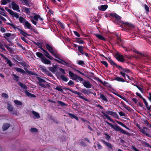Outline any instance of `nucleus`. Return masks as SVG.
Returning <instances> with one entry per match:
<instances>
[{
    "instance_id": "obj_1",
    "label": "nucleus",
    "mask_w": 151,
    "mask_h": 151,
    "mask_svg": "<svg viewBox=\"0 0 151 151\" xmlns=\"http://www.w3.org/2000/svg\"><path fill=\"white\" fill-rule=\"evenodd\" d=\"M69 74L70 76L71 77L73 80L76 81L77 82H78L79 81H82L83 80L82 78L73 73L72 71H70L69 72Z\"/></svg>"
},
{
    "instance_id": "obj_2",
    "label": "nucleus",
    "mask_w": 151,
    "mask_h": 151,
    "mask_svg": "<svg viewBox=\"0 0 151 151\" xmlns=\"http://www.w3.org/2000/svg\"><path fill=\"white\" fill-rule=\"evenodd\" d=\"M4 37L9 42H10V38L11 39H14L15 37L14 34H12L10 33H7L3 34Z\"/></svg>"
},
{
    "instance_id": "obj_3",
    "label": "nucleus",
    "mask_w": 151,
    "mask_h": 151,
    "mask_svg": "<svg viewBox=\"0 0 151 151\" xmlns=\"http://www.w3.org/2000/svg\"><path fill=\"white\" fill-rule=\"evenodd\" d=\"M64 89H67V90H69L70 91H71V92H72V93H73L76 94H77V95H78V97L79 98H80L82 99H83L87 101H89V100H88V99H86V98H84L82 96L83 94H82L81 93H80L79 92L77 91H73L72 90H70V89L67 88H65Z\"/></svg>"
},
{
    "instance_id": "obj_4",
    "label": "nucleus",
    "mask_w": 151,
    "mask_h": 151,
    "mask_svg": "<svg viewBox=\"0 0 151 151\" xmlns=\"http://www.w3.org/2000/svg\"><path fill=\"white\" fill-rule=\"evenodd\" d=\"M5 9L13 17H15L16 18H18L19 17V15L17 13L13 11L8 7H5Z\"/></svg>"
},
{
    "instance_id": "obj_5",
    "label": "nucleus",
    "mask_w": 151,
    "mask_h": 151,
    "mask_svg": "<svg viewBox=\"0 0 151 151\" xmlns=\"http://www.w3.org/2000/svg\"><path fill=\"white\" fill-rule=\"evenodd\" d=\"M112 128L114 129L116 131H120L121 133H122L124 134H125L126 133V132L125 131L122 129L120 127H119L118 125H113L112 127Z\"/></svg>"
},
{
    "instance_id": "obj_6",
    "label": "nucleus",
    "mask_w": 151,
    "mask_h": 151,
    "mask_svg": "<svg viewBox=\"0 0 151 151\" xmlns=\"http://www.w3.org/2000/svg\"><path fill=\"white\" fill-rule=\"evenodd\" d=\"M11 4L12 8L13 10L19 12H20L19 6L15 2L12 1V2Z\"/></svg>"
},
{
    "instance_id": "obj_7",
    "label": "nucleus",
    "mask_w": 151,
    "mask_h": 151,
    "mask_svg": "<svg viewBox=\"0 0 151 151\" xmlns=\"http://www.w3.org/2000/svg\"><path fill=\"white\" fill-rule=\"evenodd\" d=\"M7 109H8L10 111L12 112V114H15L16 115H17L18 113L17 111H13V108L12 106V105L10 104H7Z\"/></svg>"
},
{
    "instance_id": "obj_8",
    "label": "nucleus",
    "mask_w": 151,
    "mask_h": 151,
    "mask_svg": "<svg viewBox=\"0 0 151 151\" xmlns=\"http://www.w3.org/2000/svg\"><path fill=\"white\" fill-rule=\"evenodd\" d=\"M102 142L109 148V151H112L113 150V145L110 143L106 142L104 140H101Z\"/></svg>"
},
{
    "instance_id": "obj_9",
    "label": "nucleus",
    "mask_w": 151,
    "mask_h": 151,
    "mask_svg": "<svg viewBox=\"0 0 151 151\" xmlns=\"http://www.w3.org/2000/svg\"><path fill=\"white\" fill-rule=\"evenodd\" d=\"M102 142L109 148V151H112L113 150V145L110 143L106 142L104 140H101Z\"/></svg>"
},
{
    "instance_id": "obj_10",
    "label": "nucleus",
    "mask_w": 151,
    "mask_h": 151,
    "mask_svg": "<svg viewBox=\"0 0 151 151\" xmlns=\"http://www.w3.org/2000/svg\"><path fill=\"white\" fill-rule=\"evenodd\" d=\"M39 17L40 16L39 15L37 14L35 15L33 17V19L34 20L32 19L31 21L33 24L35 25H36L37 24V22H38V19Z\"/></svg>"
},
{
    "instance_id": "obj_11",
    "label": "nucleus",
    "mask_w": 151,
    "mask_h": 151,
    "mask_svg": "<svg viewBox=\"0 0 151 151\" xmlns=\"http://www.w3.org/2000/svg\"><path fill=\"white\" fill-rule=\"evenodd\" d=\"M84 86L87 88H91L92 85L90 82L87 81H84L82 83Z\"/></svg>"
},
{
    "instance_id": "obj_12",
    "label": "nucleus",
    "mask_w": 151,
    "mask_h": 151,
    "mask_svg": "<svg viewBox=\"0 0 151 151\" xmlns=\"http://www.w3.org/2000/svg\"><path fill=\"white\" fill-rule=\"evenodd\" d=\"M7 24L11 26L14 29L15 31H18L19 32L20 30L21 29L19 28V26H16L13 24L10 23H7Z\"/></svg>"
},
{
    "instance_id": "obj_13",
    "label": "nucleus",
    "mask_w": 151,
    "mask_h": 151,
    "mask_svg": "<svg viewBox=\"0 0 151 151\" xmlns=\"http://www.w3.org/2000/svg\"><path fill=\"white\" fill-rule=\"evenodd\" d=\"M108 7V6L107 5H104L99 6L98 8V9L100 11H105Z\"/></svg>"
},
{
    "instance_id": "obj_14",
    "label": "nucleus",
    "mask_w": 151,
    "mask_h": 151,
    "mask_svg": "<svg viewBox=\"0 0 151 151\" xmlns=\"http://www.w3.org/2000/svg\"><path fill=\"white\" fill-rule=\"evenodd\" d=\"M116 58L119 61L121 62H124L125 61L123 56L119 54L116 55Z\"/></svg>"
},
{
    "instance_id": "obj_15",
    "label": "nucleus",
    "mask_w": 151,
    "mask_h": 151,
    "mask_svg": "<svg viewBox=\"0 0 151 151\" xmlns=\"http://www.w3.org/2000/svg\"><path fill=\"white\" fill-rule=\"evenodd\" d=\"M41 60L43 63L45 64H49L50 65L51 64L50 61L47 59L45 58V57L42 58Z\"/></svg>"
},
{
    "instance_id": "obj_16",
    "label": "nucleus",
    "mask_w": 151,
    "mask_h": 151,
    "mask_svg": "<svg viewBox=\"0 0 151 151\" xmlns=\"http://www.w3.org/2000/svg\"><path fill=\"white\" fill-rule=\"evenodd\" d=\"M46 47L51 54H52L55 51L53 47L49 44H46Z\"/></svg>"
},
{
    "instance_id": "obj_17",
    "label": "nucleus",
    "mask_w": 151,
    "mask_h": 151,
    "mask_svg": "<svg viewBox=\"0 0 151 151\" xmlns=\"http://www.w3.org/2000/svg\"><path fill=\"white\" fill-rule=\"evenodd\" d=\"M48 69L50 70L55 73L57 71V67L56 66H53L52 67H49Z\"/></svg>"
},
{
    "instance_id": "obj_18",
    "label": "nucleus",
    "mask_w": 151,
    "mask_h": 151,
    "mask_svg": "<svg viewBox=\"0 0 151 151\" xmlns=\"http://www.w3.org/2000/svg\"><path fill=\"white\" fill-rule=\"evenodd\" d=\"M24 27H26L28 29H32V27L28 21H27L25 22V23L23 24Z\"/></svg>"
},
{
    "instance_id": "obj_19",
    "label": "nucleus",
    "mask_w": 151,
    "mask_h": 151,
    "mask_svg": "<svg viewBox=\"0 0 151 151\" xmlns=\"http://www.w3.org/2000/svg\"><path fill=\"white\" fill-rule=\"evenodd\" d=\"M54 60L57 62L60 63H61V64L63 65H68V64L67 63L65 62V61L63 60L62 59H59L58 60L55 59H54Z\"/></svg>"
},
{
    "instance_id": "obj_20",
    "label": "nucleus",
    "mask_w": 151,
    "mask_h": 151,
    "mask_svg": "<svg viewBox=\"0 0 151 151\" xmlns=\"http://www.w3.org/2000/svg\"><path fill=\"white\" fill-rule=\"evenodd\" d=\"M110 15L111 16L115 17L118 20H120L121 19V17L115 13H111L110 14Z\"/></svg>"
},
{
    "instance_id": "obj_21",
    "label": "nucleus",
    "mask_w": 151,
    "mask_h": 151,
    "mask_svg": "<svg viewBox=\"0 0 151 151\" xmlns=\"http://www.w3.org/2000/svg\"><path fill=\"white\" fill-rule=\"evenodd\" d=\"M94 35L99 39L105 41L106 39L102 35L99 34H95Z\"/></svg>"
},
{
    "instance_id": "obj_22",
    "label": "nucleus",
    "mask_w": 151,
    "mask_h": 151,
    "mask_svg": "<svg viewBox=\"0 0 151 151\" xmlns=\"http://www.w3.org/2000/svg\"><path fill=\"white\" fill-rule=\"evenodd\" d=\"M40 67L42 72H45L48 75H49V72L46 69L45 67L42 66H40Z\"/></svg>"
},
{
    "instance_id": "obj_23",
    "label": "nucleus",
    "mask_w": 151,
    "mask_h": 151,
    "mask_svg": "<svg viewBox=\"0 0 151 151\" xmlns=\"http://www.w3.org/2000/svg\"><path fill=\"white\" fill-rule=\"evenodd\" d=\"M100 98L102 100L105 102H107L108 101V100L106 96L104 95V94H100Z\"/></svg>"
},
{
    "instance_id": "obj_24",
    "label": "nucleus",
    "mask_w": 151,
    "mask_h": 151,
    "mask_svg": "<svg viewBox=\"0 0 151 151\" xmlns=\"http://www.w3.org/2000/svg\"><path fill=\"white\" fill-rule=\"evenodd\" d=\"M114 80L119 82H124L125 81L124 79L118 76L115 77L114 79Z\"/></svg>"
},
{
    "instance_id": "obj_25",
    "label": "nucleus",
    "mask_w": 151,
    "mask_h": 151,
    "mask_svg": "<svg viewBox=\"0 0 151 151\" xmlns=\"http://www.w3.org/2000/svg\"><path fill=\"white\" fill-rule=\"evenodd\" d=\"M38 84L40 86H41L44 88H49L50 86L48 83L43 84L41 83H38Z\"/></svg>"
},
{
    "instance_id": "obj_26",
    "label": "nucleus",
    "mask_w": 151,
    "mask_h": 151,
    "mask_svg": "<svg viewBox=\"0 0 151 151\" xmlns=\"http://www.w3.org/2000/svg\"><path fill=\"white\" fill-rule=\"evenodd\" d=\"M142 99L145 105V106L146 107L147 110H148L150 111V106H149L148 103H147V102L146 101V100L145 99V98H142Z\"/></svg>"
},
{
    "instance_id": "obj_27",
    "label": "nucleus",
    "mask_w": 151,
    "mask_h": 151,
    "mask_svg": "<svg viewBox=\"0 0 151 151\" xmlns=\"http://www.w3.org/2000/svg\"><path fill=\"white\" fill-rule=\"evenodd\" d=\"M84 47L82 46H78V50L79 52L82 54L84 55V53L83 52Z\"/></svg>"
},
{
    "instance_id": "obj_28",
    "label": "nucleus",
    "mask_w": 151,
    "mask_h": 151,
    "mask_svg": "<svg viewBox=\"0 0 151 151\" xmlns=\"http://www.w3.org/2000/svg\"><path fill=\"white\" fill-rule=\"evenodd\" d=\"M81 92L84 94H86L87 95H89L91 93L90 91L86 89H83L81 90Z\"/></svg>"
},
{
    "instance_id": "obj_29",
    "label": "nucleus",
    "mask_w": 151,
    "mask_h": 151,
    "mask_svg": "<svg viewBox=\"0 0 151 151\" xmlns=\"http://www.w3.org/2000/svg\"><path fill=\"white\" fill-rule=\"evenodd\" d=\"M102 114L106 117V118L109 120L110 122H114L112 119H111L110 116H108L106 113L104 112H102Z\"/></svg>"
},
{
    "instance_id": "obj_30",
    "label": "nucleus",
    "mask_w": 151,
    "mask_h": 151,
    "mask_svg": "<svg viewBox=\"0 0 151 151\" xmlns=\"http://www.w3.org/2000/svg\"><path fill=\"white\" fill-rule=\"evenodd\" d=\"M51 54L53 55L56 58L58 59V60L60 59L61 56L59 54H57L55 51Z\"/></svg>"
},
{
    "instance_id": "obj_31",
    "label": "nucleus",
    "mask_w": 151,
    "mask_h": 151,
    "mask_svg": "<svg viewBox=\"0 0 151 151\" xmlns=\"http://www.w3.org/2000/svg\"><path fill=\"white\" fill-rule=\"evenodd\" d=\"M14 69L17 72H19L20 73H25V71L22 69L18 68H15Z\"/></svg>"
},
{
    "instance_id": "obj_32",
    "label": "nucleus",
    "mask_w": 151,
    "mask_h": 151,
    "mask_svg": "<svg viewBox=\"0 0 151 151\" xmlns=\"http://www.w3.org/2000/svg\"><path fill=\"white\" fill-rule=\"evenodd\" d=\"M25 93L26 95L28 97H35V95L29 93L27 91H25Z\"/></svg>"
},
{
    "instance_id": "obj_33",
    "label": "nucleus",
    "mask_w": 151,
    "mask_h": 151,
    "mask_svg": "<svg viewBox=\"0 0 151 151\" xmlns=\"http://www.w3.org/2000/svg\"><path fill=\"white\" fill-rule=\"evenodd\" d=\"M19 32L21 34L25 37H26L28 35V34L25 32L24 30H22V29L20 30Z\"/></svg>"
},
{
    "instance_id": "obj_34",
    "label": "nucleus",
    "mask_w": 151,
    "mask_h": 151,
    "mask_svg": "<svg viewBox=\"0 0 151 151\" xmlns=\"http://www.w3.org/2000/svg\"><path fill=\"white\" fill-rule=\"evenodd\" d=\"M19 20L20 23L23 24V25L27 21L25 19L22 17H20L19 18Z\"/></svg>"
},
{
    "instance_id": "obj_35",
    "label": "nucleus",
    "mask_w": 151,
    "mask_h": 151,
    "mask_svg": "<svg viewBox=\"0 0 151 151\" xmlns=\"http://www.w3.org/2000/svg\"><path fill=\"white\" fill-rule=\"evenodd\" d=\"M32 114L34 115L36 118H39L40 117V116L39 114L36 111H32Z\"/></svg>"
},
{
    "instance_id": "obj_36",
    "label": "nucleus",
    "mask_w": 151,
    "mask_h": 151,
    "mask_svg": "<svg viewBox=\"0 0 151 151\" xmlns=\"http://www.w3.org/2000/svg\"><path fill=\"white\" fill-rule=\"evenodd\" d=\"M36 54L37 56L38 57L40 58L41 60L42 59V58L44 57L43 54L40 52H36Z\"/></svg>"
},
{
    "instance_id": "obj_37",
    "label": "nucleus",
    "mask_w": 151,
    "mask_h": 151,
    "mask_svg": "<svg viewBox=\"0 0 151 151\" xmlns=\"http://www.w3.org/2000/svg\"><path fill=\"white\" fill-rule=\"evenodd\" d=\"M10 124H6L4 125L3 127V129L4 131H5L7 129L10 127Z\"/></svg>"
},
{
    "instance_id": "obj_38",
    "label": "nucleus",
    "mask_w": 151,
    "mask_h": 151,
    "mask_svg": "<svg viewBox=\"0 0 151 151\" xmlns=\"http://www.w3.org/2000/svg\"><path fill=\"white\" fill-rule=\"evenodd\" d=\"M69 116H70V117L72 118H73L75 119H76L77 120H78V117L77 116H75L74 115L71 114V113H69Z\"/></svg>"
},
{
    "instance_id": "obj_39",
    "label": "nucleus",
    "mask_w": 151,
    "mask_h": 151,
    "mask_svg": "<svg viewBox=\"0 0 151 151\" xmlns=\"http://www.w3.org/2000/svg\"><path fill=\"white\" fill-rule=\"evenodd\" d=\"M22 8L24 12L28 14L30 12V9L27 8L25 7H23Z\"/></svg>"
},
{
    "instance_id": "obj_40",
    "label": "nucleus",
    "mask_w": 151,
    "mask_h": 151,
    "mask_svg": "<svg viewBox=\"0 0 151 151\" xmlns=\"http://www.w3.org/2000/svg\"><path fill=\"white\" fill-rule=\"evenodd\" d=\"M76 42L79 44H83L85 42L81 40L80 38L77 39Z\"/></svg>"
},
{
    "instance_id": "obj_41",
    "label": "nucleus",
    "mask_w": 151,
    "mask_h": 151,
    "mask_svg": "<svg viewBox=\"0 0 151 151\" xmlns=\"http://www.w3.org/2000/svg\"><path fill=\"white\" fill-rule=\"evenodd\" d=\"M14 102L16 105L18 106H21L22 105V103L18 100H14Z\"/></svg>"
},
{
    "instance_id": "obj_42",
    "label": "nucleus",
    "mask_w": 151,
    "mask_h": 151,
    "mask_svg": "<svg viewBox=\"0 0 151 151\" xmlns=\"http://www.w3.org/2000/svg\"><path fill=\"white\" fill-rule=\"evenodd\" d=\"M18 84L22 88L24 89H27V87L23 83H22L20 82L18 83Z\"/></svg>"
},
{
    "instance_id": "obj_43",
    "label": "nucleus",
    "mask_w": 151,
    "mask_h": 151,
    "mask_svg": "<svg viewBox=\"0 0 151 151\" xmlns=\"http://www.w3.org/2000/svg\"><path fill=\"white\" fill-rule=\"evenodd\" d=\"M7 63L9 65L10 67H12V64L11 61L7 58L6 60Z\"/></svg>"
},
{
    "instance_id": "obj_44",
    "label": "nucleus",
    "mask_w": 151,
    "mask_h": 151,
    "mask_svg": "<svg viewBox=\"0 0 151 151\" xmlns=\"http://www.w3.org/2000/svg\"><path fill=\"white\" fill-rule=\"evenodd\" d=\"M55 89L60 91H63L62 88L60 86H57L55 88Z\"/></svg>"
},
{
    "instance_id": "obj_45",
    "label": "nucleus",
    "mask_w": 151,
    "mask_h": 151,
    "mask_svg": "<svg viewBox=\"0 0 151 151\" xmlns=\"http://www.w3.org/2000/svg\"><path fill=\"white\" fill-rule=\"evenodd\" d=\"M106 113L113 116L115 112L111 111H106Z\"/></svg>"
},
{
    "instance_id": "obj_46",
    "label": "nucleus",
    "mask_w": 151,
    "mask_h": 151,
    "mask_svg": "<svg viewBox=\"0 0 151 151\" xmlns=\"http://www.w3.org/2000/svg\"><path fill=\"white\" fill-rule=\"evenodd\" d=\"M108 60L110 64L112 65H116V63L110 58H109Z\"/></svg>"
},
{
    "instance_id": "obj_47",
    "label": "nucleus",
    "mask_w": 151,
    "mask_h": 151,
    "mask_svg": "<svg viewBox=\"0 0 151 151\" xmlns=\"http://www.w3.org/2000/svg\"><path fill=\"white\" fill-rule=\"evenodd\" d=\"M10 0H2L1 3L5 5L7 3L10 2Z\"/></svg>"
},
{
    "instance_id": "obj_48",
    "label": "nucleus",
    "mask_w": 151,
    "mask_h": 151,
    "mask_svg": "<svg viewBox=\"0 0 151 151\" xmlns=\"http://www.w3.org/2000/svg\"><path fill=\"white\" fill-rule=\"evenodd\" d=\"M144 6L145 9L146 10V13H147L149 12V8L148 6L146 4H145Z\"/></svg>"
},
{
    "instance_id": "obj_49",
    "label": "nucleus",
    "mask_w": 151,
    "mask_h": 151,
    "mask_svg": "<svg viewBox=\"0 0 151 151\" xmlns=\"http://www.w3.org/2000/svg\"><path fill=\"white\" fill-rule=\"evenodd\" d=\"M60 78L62 79L63 80L65 81H67L68 80L67 78L65 77L63 75H61L60 76Z\"/></svg>"
},
{
    "instance_id": "obj_50",
    "label": "nucleus",
    "mask_w": 151,
    "mask_h": 151,
    "mask_svg": "<svg viewBox=\"0 0 151 151\" xmlns=\"http://www.w3.org/2000/svg\"><path fill=\"white\" fill-rule=\"evenodd\" d=\"M37 79L39 82V83H42V82H45V81L44 79L41 78L37 77Z\"/></svg>"
},
{
    "instance_id": "obj_51",
    "label": "nucleus",
    "mask_w": 151,
    "mask_h": 151,
    "mask_svg": "<svg viewBox=\"0 0 151 151\" xmlns=\"http://www.w3.org/2000/svg\"><path fill=\"white\" fill-rule=\"evenodd\" d=\"M130 72V71L129 69H124V68L123 69L122 71H121L120 72H123L124 73H128Z\"/></svg>"
},
{
    "instance_id": "obj_52",
    "label": "nucleus",
    "mask_w": 151,
    "mask_h": 151,
    "mask_svg": "<svg viewBox=\"0 0 151 151\" xmlns=\"http://www.w3.org/2000/svg\"><path fill=\"white\" fill-rule=\"evenodd\" d=\"M23 4L27 5H28V2L27 0H21V1Z\"/></svg>"
},
{
    "instance_id": "obj_53",
    "label": "nucleus",
    "mask_w": 151,
    "mask_h": 151,
    "mask_svg": "<svg viewBox=\"0 0 151 151\" xmlns=\"http://www.w3.org/2000/svg\"><path fill=\"white\" fill-rule=\"evenodd\" d=\"M0 31L2 32H6V29L1 26L0 27Z\"/></svg>"
},
{
    "instance_id": "obj_54",
    "label": "nucleus",
    "mask_w": 151,
    "mask_h": 151,
    "mask_svg": "<svg viewBox=\"0 0 151 151\" xmlns=\"http://www.w3.org/2000/svg\"><path fill=\"white\" fill-rule=\"evenodd\" d=\"M58 102L59 104L62 106L67 105L65 103L61 101H58Z\"/></svg>"
},
{
    "instance_id": "obj_55",
    "label": "nucleus",
    "mask_w": 151,
    "mask_h": 151,
    "mask_svg": "<svg viewBox=\"0 0 151 151\" xmlns=\"http://www.w3.org/2000/svg\"><path fill=\"white\" fill-rule=\"evenodd\" d=\"M2 96L5 98H8L9 96L6 93H3L1 94Z\"/></svg>"
},
{
    "instance_id": "obj_56",
    "label": "nucleus",
    "mask_w": 151,
    "mask_h": 151,
    "mask_svg": "<svg viewBox=\"0 0 151 151\" xmlns=\"http://www.w3.org/2000/svg\"><path fill=\"white\" fill-rule=\"evenodd\" d=\"M101 63L104 65L106 67H107L108 66V64L107 62L104 61H101Z\"/></svg>"
},
{
    "instance_id": "obj_57",
    "label": "nucleus",
    "mask_w": 151,
    "mask_h": 151,
    "mask_svg": "<svg viewBox=\"0 0 151 151\" xmlns=\"http://www.w3.org/2000/svg\"><path fill=\"white\" fill-rule=\"evenodd\" d=\"M4 11H0V14L4 17L7 16L6 14L4 12Z\"/></svg>"
},
{
    "instance_id": "obj_58",
    "label": "nucleus",
    "mask_w": 151,
    "mask_h": 151,
    "mask_svg": "<svg viewBox=\"0 0 151 151\" xmlns=\"http://www.w3.org/2000/svg\"><path fill=\"white\" fill-rule=\"evenodd\" d=\"M116 122L118 124L121 125L123 127H125V125L123 124V123L122 122H119L118 121H116Z\"/></svg>"
},
{
    "instance_id": "obj_59",
    "label": "nucleus",
    "mask_w": 151,
    "mask_h": 151,
    "mask_svg": "<svg viewBox=\"0 0 151 151\" xmlns=\"http://www.w3.org/2000/svg\"><path fill=\"white\" fill-rule=\"evenodd\" d=\"M77 63L80 65H82L84 64V63L82 60H79L78 61Z\"/></svg>"
},
{
    "instance_id": "obj_60",
    "label": "nucleus",
    "mask_w": 151,
    "mask_h": 151,
    "mask_svg": "<svg viewBox=\"0 0 151 151\" xmlns=\"http://www.w3.org/2000/svg\"><path fill=\"white\" fill-rule=\"evenodd\" d=\"M120 74L122 75L125 79H126V75L125 73L123 72H119Z\"/></svg>"
},
{
    "instance_id": "obj_61",
    "label": "nucleus",
    "mask_w": 151,
    "mask_h": 151,
    "mask_svg": "<svg viewBox=\"0 0 151 151\" xmlns=\"http://www.w3.org/2000/svg\"><path fill=\"white\" fill-rule=\"evenodd\" d=\"M0 19L1 20H2L3 21H4V22L5 23H6V24H7V23H8L7 22H6V19L4 18V17H3L2 16H1V15H0Z\"/></svg>"
},
{
    "instance_id": "obj_62",
    "label": "nucleus",
    "mask_w": 151,
    "mask_h": 151,
    "mask_svg": "<svg viewBox=\"0 0 151 151\" xmlns=\"http://www.w3.org/2000/svg\"><path fill=\"white\" fill-rule=\"evenodd\" d=\"M145 123L149 127H151V125L150 124L149 122L146 120L144 121Z\"/></svg>"
},
{
    "instance_id": "obj_63",
    "label": "nucleus",
    "mask_w": 151,
    "mask_h": 151,
    "mask_svg": "<svg viewBox=\"0 0 151 151\" xmlns=\"http://www.w3.org/2000/svg\"><path fill=\"white\" fill-rule=\"evenodd\" d=\"M118 96L120 98L122 99H123V100H124L126 102H128V100L127 99H125L124 96H120V95H119V96Z\"/></svg>"
},
{
    "instance_id": "obj_64",
    "label": "nucleus",
    "mask_w": 151,
    "mask_h": 151,
    "mask_svg": "<svg viewBox=\"0 0 151 151\" xmlns=\"http://www.w3.org/2000/svg\"><path fill=\"white\" fill-rule=\"evenodd\" d=\"M0 48L2 49L3 50H5V49L3 46V44L1 42H0Z\"/></svg>"
}]
</instances>
